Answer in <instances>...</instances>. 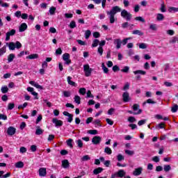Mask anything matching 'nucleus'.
<instances>
[{"label": "nucleus", "mask_w": 178, "mask_h": 178, "mask_svg": "<svg viewBox=\"0 0 178 178\" xmlns=\"http://www.w3.org/2000/svg\"><path fill=\"white\" fill-rule=\"evenodd\" d=\"M121 16L123 19H125L127 22H130L133 18V15L129 13L127 10H121Z\"/></svg>", "instance_id": "obj_1"}, {"label": "nucleus", "mask_w": 178, "mask_h": 178, "mask_svg": "<svg viewBox=\"0 0 178 178\" xmlns=\"http://www.w3.org/2000/svg\"><path fill=\"white\" fill-rule=\"evenodd\" d=\"M83 72L86 77H90L91 73H92V68L90 67V65L86 64L83 65Z\"/></svg>", "instance_id": "obj_2"}, {"label": "nucleus", "mask_w": 178, "mask_h": 178, "mask_svg": "<svg viewBox=\"0 0 178 178\" xmlns=\"http://www.w3.org/2000/svg\"><path fill=\"white\" fill-rule=\"evenodd\" d=\"M134 112V115H140L143 111L140 109V105L135 104L132 106Z\"/></svg>", "instance_id": "obj_3"}, {"label": "nucleus", "mask_w": 178, "mask_h": 178, "mask_svg": "<svg viewBox=\"0 0 178 178\" xmlns=\"http://www.w3.org/2000/svg\"><path fill=\"white\" fill-rule=\"evenodd\" d=\"M63 60L65 61V65H70L72 60H70V54L65 53L63 55Z\"/></svg>", "instance_id": "obj_4"}, {"label": "nucleus", "mask_w": 178, "mask_h": 178, "mask_svg": "<svg viewBox=\"0 0 178 178\" xmlns=\"http://www.w3.org/2000/svg\"><path fill=\"white\" fill-rule=\"evenodd\" d=\"M15 34H16L15 29H11L10 31L7 32L6 33V41H9V40H10V37L15 35Z\"/></svg>", "instance_id": "obj_5"}, {"label": "nucleus", "mask_w": 178, "mask_h": 178, "mask_svg": "<svg viewBox=\"0 0 178 178\" xmlns=\"http://www.w3.org/2000/svg\"><path fill=\"white\" fill-rule=\"evenodd\" d=\"M102 140V138H101V136H94L92 138V143L95 145H98V144H99Z\"/></svg>", "instance_id": "obj_6"}, {"label": "nucleus", "mask_w": 178, "mask_h": 178, "mask_svg": "<svg viewBox=\"0 0 178 178\" xmlns=\"http://www.w3.org/2000/svg\"><path fill=\"white\" fill-rule=\"evenodd\" d=\"M52 122L55 124L56 127H60L63 126V122L60 120H58L57 118H53Z\"/></svg>", "instance_id": "obj_7"}, {"label": "nucleus", "mask_w": 178, "mask_h": 178, "mask_svg": "<svg viewBox=\"0 0 178 178\" xmlns=\"http://www.w3.org/2000/svg\"><path fill=\"white\" fill-rule=\"evenodd\" d=\"M143 173V167H138L137 168H135V170L133 171L132 175L134 176H140Z\"/></svg>", "instance_id": "obj_8"}, {"label": "nucleus", "mask_w": 178, "mask_h": 178, "mask_svg": "<svg viewBox=\"0 0 178 178\" xmlns=\"http://www.w3.org/2000/svg\"><path fill=\"white\" fill-rule=\"evenodd\" d=\"M26 90H27V91H29V92H31V94H32V95L35 97V99H38V93H37V92H34L33 88L28 87Z\"/></svg>", "instance_id": "obj_9"}, {"label": "nucleus", "mask_w": 178, "mask_h": 178, "mask_svg": "<svg viewBox=\"0 0 178 178\" xmlns=\"http://www.w3.org/2000/svg\"><path fill=\"white\" fill-rule=\"evenodd\" d=\"M63 114L64 115V116H67V122L69 123H72V122H73V115L70 114L67 111H64Z\"/></svg>", "instance_id": "obj_10"}, {"label": "nucleus", "mask_w": 178, "mask_h": 178, "mask_svg": "<svg viewBox=\"0 0 178 178\" xmlns=\"http://www.w3.org/2000/svg\"><path fill=\"white\" fill-rule=\"evenodd\" d=\"M38 172L40 177H45V176H47V168H41L38 170Z\"/></svg>", "instance_id": "obj_11"}, {"label": "nucleus", "mask_w": 178, "mask_h": 178, "mask_svg": "<svg viewBox=\"0 0 178 178\" xmlns=\"http://www.w3.org/2000/svg\"><path fill=\"white\" fill-rule=\"evenodd\" d=\"M122 100L124 102H129V101H130V94H129L127 92H124L122 94Z\"/></svg>", "instance_id": "obj_12"}, {"label": "nucleus", "mask_w": 178, "mask_h": 178, "mask_svg": "<svg viewBox=\"0 0 178 178\" xmlns=\"http://www.w3.org/2000/svg\"><path fill=\"white\" fill-rule=\"evenodd\" d=\"M7 134H8V136L15 135L16 134V128H15L13 127H8V129L7 130Z\"/></svg>", "instance_id": "obj_13"}, {"label": "nucleus", "mask_w": 178, "mask_h": 178, "mask_svg": "<svg viewBox=\"0 0 178 178\" xmlns=\"http://www.w3.org/2000/svg\"><path fill=\"white\" fill-rule=\"evenodd\" d=\"M114 44L115 45L117 49H120V47H122V40H120V39H115L114 40Z\"/></svg>", "instance_id": "obj_14"}, {"label": "nucleus", "mask_w": 178, "mask_h": 178, "mask_svg": "<svg viewBox=\"0 0 178 178\" xmlns=\"http://www.w3.org/2000/svg\"><path fill=\"white\" fill-rule=\"evenodd\" d=\"M119 12H122V9L119 6H116L112 8L113 15H116V13H118Z\"/></svg>", "instance_id": "obj_15"}, {"label": "nucleus", "mask_w": 178, "mask_h": 178, "mask_svg": "<svg viewBox=\"0 0 178 178\" xmlns=\"http://www.w3.org/2000/svg\"><path fill=\"white\" fill-rule=\"evenodd\" d=\"M27 30V24L26 23H22L19 29V33H23V31H26Z\"/></svg>", "instance_id": "obj_16"}, {"label": "nucleus", "mask_w": 178, "mask_h": 178, "mask_svg": "<svg viewBox=\"0 0 178 178\" xmlns=\"http://www.w3.org/2000/svg\"><path fill=\"white\" fill-rule=\"evenodd\" d=\"M6 45H8V49H10V51H15V49H16V46L15 44V42H13L6 43Z\"/></svg>", "instance_id": "obj_17"}, {"label": "nucleus", "mask_w": 178, "mask_h": 178, "mask_svg": "<svg viewBox=\"0 0 178 178\" xmlns=\"http://www.w3.org/2000/svg\"><path fill=\"white\" fill-rule=\"evenodd\" d=\"M164 19H165V15H163V14L158 13L156 15V20L158 22H162Z\"/></svg>", "instance_id": "obj_18"}, {"label": "nucleus", "mask_w": 178, "mask_h": 178, "mask_svg": "<svg viewBox=\"0 0 178 178\" xmlns=\"http://www.w3.org/2000/svg\"><path fill=\"white\" fill-rule=\"evenodd\" d=\"M67 81L70 86H72L73 87H76V82H74L72 81V77L71 76H67Z\"/></svg>", "instance_id": "obj_19"}, {"label": "nucleus", "mask_w": 178, "mask_h": 178, "mask_svg": "<svg viewBox=\"0 0 178 178\" xmlns=\"http://www.w3.org/2000/svg\"><path fill=\"white\" fill-rule=\"evenodd\" d=\"M15 168L21 169L24 167V163L22 161H18L15 164Z\"/></svg>", "instance_id": "obj_20"}, {"label": "nucleus", "mask_w": 178, "mask_h": 178, "mask_svg": "<svg viewBox=\"0 0 178 178\" xmlns=\"http://www.w3.org/2000/svg\"><path fill=\"white\" fill-rule=\"evenodd\" d=\"M102 170H104V168L99 167L93 170V175H99V173H102Z\"/></svg>", "instance_id": "obj_21"}, {"label": "nucleus", "mask_w": 178, "mask_h": 178, "mask_svg": "<svg viewBox=\"0 0 178 178\" xmlns=\"http://www.w3.org/2000/svg\"><path fill=\"white\" fill-rule=\"evenodd\" d=\"M62 166L63 168H64V169H67V168H69V161L67 160L62 161Z\"/></svg>", "instance_id": "obj_22"}, {"label": "nucleus", "mask_w": 178, "mask_h": 178, "mask_svg": "<svg viewBox=\"0 0 178 178\" xmlns=\"http://www.w3.org/2000/svg\"><path fill=\"white\" fill-rule=\"evenodd\" d=\"M124 175H126V172H124V170H120L117 172V176L118 177H124Z\"/></svg>", "instance_id": "obj_23"}, {"label": "nucleus", "mask_w": 178, "mask_h": 178, "mask_svg": "<svg viewBox=\"0 0 178 178\" xmlns=\"http://www.w3.org/2000/svg\"><path fill=\"white\" fill-rule=\"evenodd\" d=\"M168 12L170 13H176V12H178V8H176V7H169L168 8Z\"/></svg>", "instance_id": "obj_24"}, {"label": "nucleus", "mask_w": 178, "mask_h": 178, "mask_svg": "<svg viewBox=\"0 0 178 178\" xmlns=\"http://www.w3.org/2000/svg\"><path fill=\"white\" fill-rule=\"evenodd\" d=\"M38 58V54H33L26 56V59H37Z\"/></svg>", "instance_id": "obj_25"}, {"label": "nucleus", "mask_w": 178, "mask_h": 178, "mask_svg": "<svg viewBox=\"0 0 178 178\" xmlns=\"http://www.w3.org/2000/svg\"><path fill=\"white\" fill-rule=\"evenodd\" d=\"M149 29L150 30H152V31H156V30H158V26L155 24H150Z\"/></svg>", "instance_id": "obj_26"}, {"label": "nucleus", "mask_w": 178, "mask_h": 178, "mask_svg": "<svg viewBox=\"0 0 178 178\" xmlns=\"http://www.w3.org/2000/svg\"><path fill=\"white\" fill-rule=\"evenodd\" d=\"M4 54H6V45L0 49V56H2Z\"/></svg>", "instance_id": "obj_27"}, {"label": "nucleus", "mask_w": 178, "mask_h": 178, "mask_svg": "<svg viewBox=\"0 0 178 178\" xmlns=\"http://www.w3.org/2000/svg\"><path fill=\"white\" fill-rule=\"evenodd\" d=\"M15 56L13 54H10L8 55V61L9 63H10V62H13V59H15Z\"/></svg>", "instance_id": "obj_28"}, {"label": "nucleus", "mask_w": 178, "mask_h": 178, "mask_svg": "<svg viewBox=\"0 0 178 178\" xmlns=\"http://www.w3.org/2000/svg\"><path fill=\"white\" fill-rule=\"evenodd\" d=\"M74 102H76V104H78V105H80L81 102V98H80V96L79 95H76L74 97Z\"/></svg>", "instance_id": "obj_29"}, {"label": "nucleus", "mask_w": 178, "mask_h": 178, "mask_svg": "<svg viewBox=\"0 0 178 178\" xmlns=\"http://www.w3.org/2000/svg\"><path fill=\"white\" fill-rule=\"evenodd\" d=\"M163 170L164 172H169L172 170V166L170 165H163Z\"/></svg>", "instance_id": "obj_30"}, {"label": "nucleus", "mask_w": 178, "mask_h": 178, "mask_svg": "<svg viewBox=\"0 0 178 178\" xmlns=\"http://www.w3.org/2000/svg\"><path fill=\"white\" fill-rule=\"evenodd\" d=\"M134 74H142V75H145L147 74V72L145 71H143V70H136V71H134Z\"/></svg>", "instance_id": "obj_31"}, {"label": "nucleus", "mask_w": 178, "mask_h": 178, "mask_svg": "<svg viewBox=\"0 0 178 178\" xmlns=\"http://www.w3.org/2000/svg\"><path fill=\"white\" fill-rule=\"evenodd\" d=\"M132 34H135L136 35H144L143 31L140 30H135L132 32Z\"/></svg>", "instance_id": "obj_32"}, {"label": "nucleus", "mask_w": 178, "mask_h": 178, "mask_svg": "<svg viewBox=\"0 0 178 178\" xmlns=\"http://www.w3.org/2000/svg\"><path fill=\"white\" fill-rule=\"evenodd\" d=\"M76 144L79 148H83V140L79 139L76 140Z\"/></svg>", "instance_id": "obj_33"}, {"label": "nucleus", "mask_w": 178, "mask_h": 178, "mask_svg": "<svg viewBox=\"0 0 178 178\" xmlns=\"http://www.w3.org/2000/svg\"><path fill=\"white\" fill-rule=\"evenodd\" d=\"M42 133H44V130H42L41 128L38 127L35 131V134L37 136H41V134H42Z\"/></svg>", "instance_id": "obj_34"}, {"label": "nucleus", "mask_w": 178, "mask_h": 178, "mask_svg": "<svg viewBox=\"0 0 178 178\" xmlns=\"http://www.w3.org/2000/svg\"><path fill=\"white\" fill-rule=\"evenodd\" d=\"M67 145L70 148H73V139L70 138L67 140Z\"/></svg>", "instance_id": "obj_35"}, {"label": "nucleus", "mask_w": 178, "mask_h": 178, "mask_svg": "<svg viewBox=\"0 0 178 178\" xmlns=\"http://www.w3.org/2000/svg\"><path fill=\"white\" fill-rule=\"evenodd\" d=\"M1 91L3 92V94H6V92L9 91V89L8 88V86H5L1 87Z\"/></svg>", "instance_id": "obj_36"}, {"label": "nucleus", "mask_w": 178, "mask_h": 178, "mask_svg": "<svg viewBox=\"0 0 178 178\" xmlns=\"http://www.w3.org/2000/svg\"><path fill=\"white\" fill-rule=\"evenodd\" d=\"M79 92L81 95H86V92H87V90L85 88H81L79 90Z\"/></svg>", "instance_id": "obj_37"}, {"label": "nucleus", "mask_w": 178, "mask_h": 178, "mask_svg": "<svg viewBox=\"0 0 178 178\" xmlns=\"http://www.w3.org/2000/svg\"><path fill=\"white\" fill-rule=\"evenodd\" d=\"M125 154L129 156H132V155H134V151L125 149Z\"/></svg>", "instance_id": "obj_38"}, {"label": "nucleus", "mask_w": 178, "mask_h": 178, "mask_svg": "<svg viewBox=\"0 0 178 178\" xmlns=\"http://www.w3.org/2000/svg\"><path fill=\"white\" fill-rule=\"evenodd\" d=\"M90 35H91V31L86 30L85 32V37L86 40H88L90 38Z\"/></svg>", "instance_id": "obj_39"}, {"label": "nucleus", "mask_w": 178, "mask_h": 178, "mask_svg": "<svg viewBox=\"0 0 178 178\" xmlns=\"http://www.w3.org/2000/svg\"><path fill=\"white\" fill-rule=\"evenodd\" d=\"M99 44V40H93V42L92 44V47L94 48L95 47H98V44Z\"/></svg>", "instance_id": "obj_40"}, {"label": "nucleus", "mask_w": 178, "mask_h": 178, "mask_svg": "<svg viewBox=\"0 0 178 178\" xmlns=\"http://www.w3.org/2000/svg\"><path fill=\"white\" fill-rule=\"evenodd\" d=\"M102 67L104 73H108V72H109V70H108V67L105 66V63H102Z\"/></svg>", "instance_id": "obj_41"}, {"label": "nucleus", "mask_w": 178, "mask_h": 178, "mask_svg": "<svg viewBox=\"0 0 178 178\" xmlns=\"http://www.w3.org/2000/svg\"><path fill=\"white\" fill-rule=\"evenodd\" d=\"M104 152H106V154H108V155H111V154H112V149L110 147H106L104 149Z\"/></svg>", "instance_id": "obj_42"}, {"label": "nucleus", "mask_w": 178, "mask_h": 178, "mask_svg": "<svg viewBox=\"0 0 178 178\" xmlns=\"http://www.w3.org/2000/svg\"><path fill=\"white\" fill-rule=\"evenodd\" d=\"M135 20L138 22H141L142 23H145V19L143 18V17H135Z\"/></svg>", "instance_id": "obj_43"}, {"label": "nucleus", "mask_w": 178, "mask_h": 178, "mask_svg": "<svg viewBox=\"0 0 178 178\" xmlns=\"http://www.w3.org/2000/svg\"><path fill=\"white\" fill-rule=\"evenodd\" d=\"M56 10V8L52 6V7L50 8L49 12L50 15H55V11Z\"/></svg>", "instance_id": "obj_44"}, {"label": "nucleus", "mask_w": 178, "mask_h": 178, "mask_svg": "<svg viewBox=\"0 0 178 178\" xmlns=\"http://www.w3.org/2000/svg\"><path fill=\"white\" fill-rule=\"evenodd\" d=\"M117 159L119 162H121V161H124V156L122 154H118L117 156Z\"/></svg>", "instance_id": "obj_45"}, {"label": "nucleus", "mask_w": 178, "mask_h": 178, "mask_svg": "<svg viewBox=\"0 0 178 178\" xmlns=\"http://www.w3.org/2000/svg\"><path fill=\"white\" fill-rule=\"evenodd\" d=\"M129 70H130V67H129V66H125L122 70H121V72L123 73H129Z\"/></svg>", "instance_id": "obj_46"}, {"label": "nucleus", "mask_w": 178, "mask_h": 178, "mask_svg": "<svg viewBox=\"0 0 178 178\" xmlns=\"http://www.w3.org/2000/svg\"><path fill=\"white\" fill-rule=\"evenodd\" d=\"M131 39H132V38H126L123 39L122 41H121L122 44H123V45H126L127 44L129 40H131Z\"/></svg>", "instance_id": "obj_47"}, {"label": "nucleus", "mask_w": 178, "mask_h": 178, "mask_svg": "<svg viewBox=\"0 0 178 178\" xmlns=\"http://www.w3.org/2000/svg\"><path fill=\"white\" fill-rule=\"evenodd\" d=\"M147 44L146 43H140V44H139V48L140 49H147Z\"/></svg>", "instance_id": "obj_48"}, {"label": "nucleus", "mask_w": 178, "mask_h": 178, "mask_svg": "<svg viewBox=\"0 0 178 178\" xmlns=\"http://www.w3.org/2000/svg\"><path fill=\"white\" fill-rule=\"evenodd\" d=\"M136 118L131 116L128 118V122H129V123H134V122H136Z\"/></svg>", "instance_id": "obj_49"}, {"label": "nucleus", "mask_w": 178, "mask_h": 178, "mask_svg": "<svg viewBox=\"0 0 178 178\" xmlns=\"http://www.w3.org/2000/svg\"><path fill=\"white\" fill-rule=\"evenodd\" d=\"M15 108V104L14 103H9L8 105V111H12Z\"/></svg>", "instance_id": "obj_50"}, {"label": "nucleus", "mask_w": 178, "mask_h": 178, "mask_svg": "<svg viewBox=\"0 0 178 178\" xmlns=\"http://www.w3.org/2000/svg\"><path fill=\"white\" fill-rule=\"evenodd\" d=\"M88 133L89 134L95 135V134H98V131H97L96 129L89 130V131H88Z\"/></svg>", "instance_id": "obj_51"}, {"label": "nucleus", "mask_w": 178, "mask_h": 178, "mask_svg": "<svg viewBox=\"0 0 178 178\" xmlns=\"http://www.w3.org/2000/svg\"><path fill=\"white\" fill-rule=\"evenodd\" d=\"M15 48L17 49H20V47H22V43H20V42L17 41L15 42Z\"/></svg>", "instance_id": "obj_52"}, {"label": "nucleus", "mask_w": 178, "mask_h": 178, "mask_svg": "<svg viewBox=\"0 0 178 178\" xmlns=\"http://www.w3.org/2000/svg\"><path fill=\"white\" fill-rule=\"evenodd\" d=\"M91 158L88 155H85L82 157L81 161H90Z\"/></svg>", "instance_id": "obj_53"}, {"label": "nucleus", "mask_w": 178, "mask_h": 178, "mask_svg": "<svg viewBox=\"0 0 178 178\" xmlns=\"http://www.w3.org/2000/svg\"><path fill=\"white\" fill-rule=\"evenodd\" d=\"M130 88V83L129 82L126 83L125 86L123 88L124 91H127Z\"/></svg>", "instance_id": "obj_54"}, {"label": "nucleus", "mask_w": 178, "mask_h": 178, "mask_svg": "<svg viewBox=\"0 0 178 178\" xmlns=\"http://www.w3.org/2000/svg\"><path fill=\"white\" fill-rule=\"evenodd\" d=\"M170 44H176L177 42V37H173L170 40Z\"/></svg>", "instance_id": "obj_55"}, {"label": "nucleus", "mask_w": 178, "mask_h": 178, "mask_svg": "<svg viewBox=\"0 0 178 178\" xmlns=\"http://www.w3.org/2000/svg\"><path fill=\"white\" fill-rule=\"evenodd\" d=\"M147 123V120H142L138 121V126H143V124H145Z\"/></svg>", "instance_id": "obj_56"}, {"label": "nucleus", "mask_w": 178, "mask_h": 178, "mask_svg": "<svg viewBox=\"0 0 178 178\" xmlns=\"http://www.w3.org/2000/svg\"><path fill=\"white\" fill-rule=\"evenodd\" d=\"M177 109H178V106L175 105L172 106L171 111H172V112H173V113H176V112H177Z\"/></svg>", "instance_id": "obj_57"}, {"label": "nucleus", "mask_w": 178, "mask_h": 178, "mask_svg": "<svg viewBox=\"0 0 178 178\" xmlns=\"http://www.w3.org/2000/svg\"><path fill=\"white\" fill-rule=\"evenodd\" d=\"M19 152H21V154H24V153L27 152V149L24 147H22L19 149Z\"/></svg>", "instance_id": "obj_58"}, {"label": "nucleus", "mask_w": 178, "mask_h": 178, "mask_svg": "<svg viewBox=\"0 0 178 178\" xmlns=\"http://www.w3.org/2000/svg\"><path fill=\"white\" fill-rule=\"evenodd\" d=\"M164 86H165V87H172L173 86V83H172V82L165 81Z\"/></svg>", "instance_id": "obj_59"}, {"label": "nucleus", "mask_w": 178, "mask_h": 178, "mask_svg": "<svg viewBox=\"0 0 178 178\" xmlns=\"http://www.w3.org/2000/svg\"><path fill=\"white\" fill-rule=\"evenodd\" d=\"M97 52L99 54V55H102V54H104V49L102 48V47H99L98 49H97Z\"/></svg>", "instance_id": "obj_60"}, {"label": "nucleus", "mask_w": 178, "mask_h": 178, "mask_svg": "<svg viewBox=\"0 0 178 178\" xmlns=\"http://www.w3.org/2000/svg\"><path fill=\"white\" fill-rule=\"evenodd\" d=\"M70 29H74L76 27V22L72 21L70 24Z\"/></svg>", "instance_id": "obj_61"}, {"label": "nucleus", "mask_w": 178, "mask_h": 178, "mask_svg": "<svg viewBox=\"0 0 178 178\" xmlns=\"http://www.w3.org/2000/svg\"><path fill=\"white\" fill-rule=\"evenodd\" d=\"M152 161H153L154 162L158 163V162H159V161H161V159H159V156H154V157L152 158Z\"/></svg>", "instance_id": "obj_62"}, {"label": "nucleus", "mask_w": 178, "mask_h": 178, "mask_svg": "<svg viewBox=\"0 0 178 178\" xmlns=\"http://www.w3.org/2000/svg\"><path fill=\"white\" fill-rule=\"evenodd\" d=\"M107 15H109L110 23H112V10L107 12Z\"/></svg>", "instance_id": "obj_63"}, {"label": "nucleus", "mask_w": 178, "mask_h": 178, "mask_svg": "<svg viewBox=\"0 0 178 178\" xmlns=\"http://www.w3.org/2000/svg\"><path fill=\"white\" fill-rule=\"evenodd\" d=\"M63 95L65 97H70V92H69V91H63Z\"/></svg>", "instance_id": "obj_64"}]
</instances>
